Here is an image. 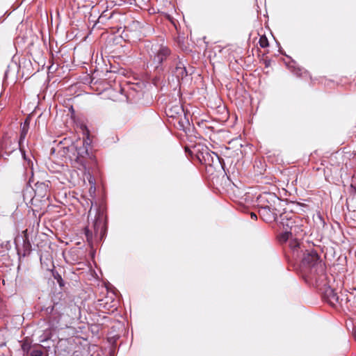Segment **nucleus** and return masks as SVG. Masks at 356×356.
Segmentation results:
<instances>
[{"instance_id": "f257e3e1", "label": "nucleus", "mask_w": 356, "mask_h": 356, "mask_svg": "<svg viewBox=\"0 0 356 356\" xmlns=\"http://www.w3.org/2000/svg\"><path fill=\"white\" fill-rule=\"evenodd\" d=\"M293 257L301 261L302 277L309 284H323L327 279L325 266L316 250H307L298 240L289 242Z\"/></svg>"}, {"instance_id": "f03ea898", "label": "nucleus", "mask_w": 356, "mask_h": 356, "mask_svg": "<svg viewBox=\"0 0 356 356\" xmlns=\"http://www.w3.org/2000/svg\"><path fill=\"white\" fill-rule=\"evenodd\" d=\"M143 48L149 58L150 65L159 75H166L172 64L177 59L178 54L173 52L163 41H145Z\"/></svg>"}, {"instance_id": "7ed1b4c3", "label": "nucleus", "mask_w": 356, "mask_h": 356, "mask_svg": "<svg viewBox=\"0 0 356 356\" xmlns=\"http://www.w3.org/2000/svg\"><path fill=\"white\" fill-rule=\"evenodd\" d=\"M63 294L58 293L51 298L52 305L44 307L41 309L42 315L47 318L49 325L52 328L57 327L63 312L66 307V302L63 298Z\"/></svg>"}, {"instance_id": "20e7f679", "label": "nucleus", "mask_w": 356, "mask_h": 356, "mask_svg": "<svg viewBox=\"0 0 356 356\" xmlns=\"http://www.w3.org/2000/svg\"><path fill=\"white\" fill-rule=\"evenodd\" d=\"M196 157L202 164L209 166L220 163L218 155L211 151L207 146L202 147L201 149H198Z\"/></svg>"}, {"instance_id": "39448f33", "label": "nucleus", "mask_w": 356, "mask_h": 356, "mask_svg": "<svg viewBox=\"0 0 356 356\" xmlns=\"http://www.w3.org/2000/svg\"><path fill=\"white\" fill-rule=\"evenodd\" d=\"M165 113L169 118H176L184 114V120H180L178 123L179 129L185 132L186 131V125H189V121L188 119L186 118L183 106L179 103H177L174 105H168L166 108Z\"/></svg>"}, {"instance_id": "423d86ee", "label": "nucleus", "mask_w": 356, "mask_h": 356, "mask_svg": "<svg viewBox=\"0 0 356 356\" xmlns=\"http://www.w3.org/2000/svg\"><path fill=\"white\" fill-rule=\"evenodd\" d=\"M257 205L259 208H275L281 203V200L272 193H263L257 197Z\"/></svg>"}, {"instance_id": "0eeeda50", "label": "nucleus", "mask_w": 356, "mask_h": 356, "mask_svg": "<svg viewBox=\"0 0 356 356\" xmlns=\"http://www.w3.org/2000/svg\"><path fill=\"white\" fill-rule=\"evenodd\" d=\"M170 74L172 76H175L178 81L183 80L188 75L185 63L183 59L180 58L179 55L175 62L172 64L170 70L167 72V74Z\"/></svg>"}, {"instance_id": "6e6552de", "label": "nucleus", "mask_w": 356, "mask_h": 356, "mask_svg": "<svg viewBox=\"0 0 356 356\" xmlns=\"http://www.w3.org/2000/svg\"><path fill=\"white\" fill-rule=\"evenodd\" d=\"M33 191L35 195L30 200V203L32 205H35L37 202H44L48 200L49 186L47 184L44 182H37L35 184V188Z\"/></svg>"}, {"instance_id": "1a4fd4ad", "label": "nucleus", "mask_w": 356, "mask_h": 356, "mask_svg": "<svg viewBox=\"0 0 356 356\" xmlns=\"http://www.w3.org/2000/svg\"><path fill=\"white\" fill-rule=\"evenodd\" d=\"M278 222L282 225L284 231H289L297 222H300V220L293 212L284 211L280 215Z\"/></svg>"}, {"instance_id": "9d476101", "label": "nucleus", "mask_w": 356, "mask_h": 356, "mask_svg": "<svg viewBox=\"0 0 356 356\" xmlns=\"http://www.w3.org/2000/svg\"><path fill=\"white\" fill-rule=\"evenodd\" d=\"M327 279L324 281L323 284H312L313 286H323L324 287V290L323 291V298L326 302H327L330 305L334 306L339 301V297L337 293L334 291V290L327 285Z\"/></svg>"}, {"instance_id": "9b49d317", "label": "nucleus", "mask_w": 356, "mask_h": 356, "mask_svg": "<svg viewBox=\"0 0 356 356\" xmlns=\"http://www.w3.org/2000/svg\"><path fill=\"white\" fill-rule=\"evenodd\" d=\"M305 232L302 229V225L300 222H297L294 226L289 229V231H284L280 236V241L286 242L293 236H296L294 240H298L299 242L300 240L298 237H302L305 235Z\"/></svg>"}, {"instance_id": "f8f14e48", "label": "nucleus", "mask_w": 356, "mask_h": 356, "mask_svg": "<svg viewBox=\"0 0 356 356\" xmlns=\"http://www.w3.org/2000/svg\"><path fill=\"white\" fill-rule=\"evenodd\" d=\"M277 207L275 208H265L261 207L259 209V214L260 218L266 222L270 223L275 221L278 222L277 214L276 211Z\"/></svg>"}, {"instance_id": "ddd939ff", "label": "nucleus", "mask_w": 356, "mask_h": 356, "mask_svg": "<svg viewBox=\"0 0 356 356\" xmlns=\"http://www.w3.org/2000/svg\"><path fill=\"white\" fill-rule=\"evenodd\" d=\"M22 238L23 241V244L22 248L17 246V254L19 256H22L24 257L29 255L32 250V245L29 241V237L28 235V230L25 229L22 232Z\"/></svg>"}, {"instance_id": "4468645a", "label": "nucleus", "mask_w": 356, "mask_h": 356, "mask_svg": "<svg viewBox=\"0 0 356 356\" xmlns=\"http://www.w3.org/2000/svg\"><path fill=\"white\" fill-rule=\"evenodd\" d=\"M59 152L62 156L69 159L71 161L78 162V156L76 155V145L72 143L70 145L62 146V142L60 143Z\"/></svg>"}, {"instance_id": "2eb2a0df", "label": "nucleus", "mask_w": 356, "mask_h": 356, "mask_svg": "<svg viewBox=\"0 0 356 356\" xmlns=\"http://www.w3.org/2000/svg\"><path fill=\"white\" fill-rule=\"evenodd\" d=\"M93 227L95 235L99 234L100 239H102L106 231V227L105 223L104 222V218L102 214L99 213L97 216L95 217V221L93 222Z\"/></svg>"}, {"instance_id": "dca6fc26", "label": "nucleus", "mask_w": 356, "mask_h": 356, "mask_svg": "<svg viewBox=\"0 0 356 356\" xmlns=\"http://www.w3.org/2000/svg\"><path fill=\"white\" fill-rule=\"evenodd\" d=\"M76 145V155L78 156V162L80 161L81 159L86 157V156H88V146L89 143L87 140H83L81 142V145H79V144Z\"/></svg>"}, {"instance_id": "f3484780", "label": "nucleus", "mask_w": 356, "mask_h": 356, "mask_svg": "<svg viewBox=\"0 0 356 356\" xmlns=\"http://www.w3.org/2000/svg\"><path fill=\"white\" fill-rule=\"evenodd\" d=\"M289 69L291 71V72L298 77L303 76V74H307L308 72L305 70L303 68L297 65L296 62L295 60H291V62L286 64Z\"/></svg>"}, {"instance_id": "a211bd4d", "label": "nucleus", "mask_w": 356, "mask_h": 356, "mask_svg": "<svg viewBox=\"0 0 356 356\" xmlns=\"http://www.w3.org/2000/svg\"><path fill=\"white\" fill-rule=\"evenodd\" d=\"M27 134V130L24 127L20 132V137L18 141V146L24 160H27L24 149L22 147V143L24 142Z\"/></svg>"}, {"instance_id": "6ab92c4d", "label": "nucleus", "mask_w": 356, "mask_h": 356, "mask_svg": "<svg viewBox=\"0 0 356 356\" xmlns=\"http://www.w3.org/2000/svg\"><path fill=\"white\" fill-rule=\"evenodd\" d=\"M21 348L24 355H28L31 348V341L29 338H25L22 341Z\"/></svg>"}, {"instance_id": "aec40b11", "label": "nucleus", "mask_w": 356, "mask_h": 356, "mask_svg": "<svg viewBox=\"0 0 356 356\" xmlns=\"http://www.w3.org/2000/svg\"><path fill=\"white\" fill-rule=\"evenodd\" d=\"M52 275L54 279L57 281L58 284L60 286H64V281L61 277V275L57 271H52Z\"/></svg>"}, {"instance_id": "412c9836", "label": "nucleus", "mask_w": 356, "mask_h": 356, "mask_svg": "<svg viewBox=\"0 0 356 356\" xmlns=\"http://www.w3.org/2000/svg\"><path fill=\"white\" fill-rule=\"evenodd\" d=\"M259 43L260 47L262 48L267 47L269 44L268 40L265 35L260 37Z\"/></svg>"}, {"instance_id": "4be33fe9", "label": "nucleus", "mask_w": 356, "mask_h": 356, "mask_svg": "<svg viewBox=\"0 0 356 356\" xmlns=\"http://www.w3.org/2000/svg\"><path fill=\"white\" fill-rule=\"evenodd\" d=\"M43 352L41 349H33L30 351L29 356H42Z\"/></svg>"}, {"instance_id": "5701e85b", "label": "nucleus", "mask_w": 356, "mask_h": 356, "mask_svg": "<svg viewBox=\"0 0 356 356\" xmlns=\"http://www.w3.org/2000/svg\"><path fill=\"white\" fill-rule=\"evenodd\" d=\"M84 231H85V235H86L87 241L89 243L91 242L92 239V232L88 227H86Z\"/></svg>"}, {"instance_id": "b1692460", "label": "nucleus", "mask_w": 356, "mask_h": 356, "mask_svg": "<svg viewBox=\"0 0 356 356\" xmlns=\"http://www.w3.org/2000/svg\"><path fill=\"white\" fill-rule=\"evenodd\" d=\"M11 67H14V68L17 67V63H12L11 65H9L8 66V69L6 70V72L4 73V79H7L8 77V74H9V72H10V69Z\"/></svg>"}, {"instance_id": "393cba45", "label": "nucleus", "mask_w": 356, "mask_h": 356, "mask_svg": "<svg viewBox=\"0 0 356 356\" xmlns=\"http://www.w3.org/2000/svg\"><path fill=\"white\" fill-rule=\"evenodd\" d=\"M251 218L254 220H257V216L254 213H251Z\"/></svg>"}, {"instance_id": "a878e982", "label": "nucleus", "mask_w": 356, "mask_h": 356, "mask_svg": "<svg viewBox=\"0 0 356 356\" xmlns=\"http://www.w3.org/2000/svg\"><path fill=\"white\" fill-rule=\"evenodd\" d=\"M50 338L48 335L45 336L43 339L40 340L41 342H43Z\"/></svg>"}, {"instance_id": "bb28decb", "label": "nucleus", "mask_w": 356, "mask_h": 356, "mask_svg": "<svg viewBox=\"0 0 356 356\" xmlns=\"http://www.w3.org/2000/svg\"><path fill=\"white\" fill-rule=\"evenodd\" d=\"M350 187H351L352 190L354 191V193L356 194V186L351 184Z\"/></svg>"}, {"instance_id": "cd10ccee", "label": "nucleus", "mask_w": 356, "mask_h": 356, "mask_svg": "<svg viewBox=\"0 0 356 356\" xmlns=\"http://www.w3.org/2000/svg\"><path fill=\"white\" fill-rule=\"evenodd\" d=\"M353 335H354V337H355V340H356V328H355V329L353 330Z\"/></svg>"}, {"instance_id": "c85d7f7f", "label": "nucleus", "mask_w": 356, "mask_h": 356, "mask_svg": "<svg viewBox=\"0 0 356 356\" xmlns=\"http://www.w3.org/2000/svg\"><path fill=\"white\" fill-rule=\"evenodd\" d=\"M33 214L35 216V212H38L36 209H32Z\"/></svg>"}, {"instance_id": "c756f323", "label": "nucleus", "mask_w": 356, "mask_h": 356, "mask_svg": "<svg viewBox=\"0 0 356 356\" xmlns=\"http://www.w3.org/2000/svg\"><path fill=\"white\" fill-rule=\"evenodd\" d=\"M31 160H30V159H29V160H28V163H29V165L30 164V163H31Z\"/></svg>"}, {"instance_id": "7c9ffc66", "label": "nucleus", "mask_w": 356, "mask_h": 356, "mask_svg": "<svg viewBox=\"0 0 356 356\" xmlns=\"http://www.w3.org/2000/svg\"><path fill=\"white\" fill-rule=\"evenodd\" d=\"M93 79H91L90 83H92L93 82Z\"/></svg>"}, {"instance_id": "2f4dec72", "label": "nucleus", "mask_w": 356, "mask_h": 356, "mask_svg": "<svg viewBox=\"0 0 356 356\" xmlns=\"http://www.w3.org/2000/svg\"><path fill=\"white\" fill-rule=\"evenodd\" d=\"M1 110H2V108H0V112L1 111Z\"/></svg>"}]
</instances>
